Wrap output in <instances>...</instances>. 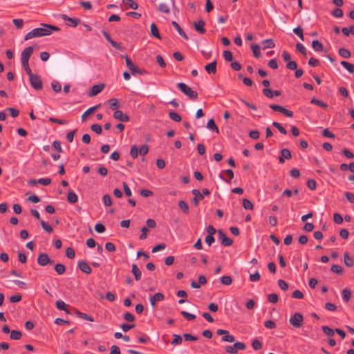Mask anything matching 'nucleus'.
I'll list each match as a JSON object with an SVG mask.
<instances>
[{
    "mask_svg": "<svg viewBox=\"0 0 354 354\" xmlns=\"http://www.w3.org/2000/svg\"><path fill=\"white\" fill-rule=\"evenodd\" d=\"M150 32H151V36L155 37L158 39L161 38L160 35L159 33L158 28L154 23H152L150 26Z\"/></svg>",
    "mask_w": 354,
    "mask_h": 354,
    "instance_id": "b1692460",
    "label": "nucleus"
},
{
    "mask_svg": "<svg viewBox=\"0 0 354 354\" xmlns=\"http://www.w3.org/2000/svg\"><path fill=\"white\" fill-rule=\"evenodd\" d=\"M268 300L272 304H276L279 301V297L276 293H272L268 295Z\"/></svg>",
    "mask_w": 354,
    "mask_h": 354,
    "instance_id": "8fccbe9b",
    "label": "nucleus"
},
{
    "mask_svg": "<svg viewBox=\"0 0 354 354\" xmlns=\"http://www.w3.org/2000/svg\"><path fill=\"white\" fill-rule=\"evenodd\" d=\"M296 49L302 55H306L307 51L304 46L300 43L296 44Z\"/></svg>",
    "mask_w": 354,
    "mask_h": 354,
    "instance_id": "69168bd1",
    "label": "nucleus"
},
{
    "mask_svg": "<svg viewBox=\"0 0 354 354\" xmlns=\"http://www.w3.org/2000/svg\"><path fill=\"white\" fill-rule=\"evenodd\" d=\"M113 118L116 120H118L121 122H128L129 120V117L124 114L123 112L120 110H116L113 115Z\"/></svg>",
    "mask_w": 354,
    "mask_h": 354,
    "instance_id": "dca6fc26",
    "label": "nucleus"
},
{
    "mask_svg": "<svg viewBox=\"0 0 354 354\" xmlns=\"http://www.w3.org/2000/svg\"><path fill=\"white\" fill-rule=\"evenodd\" d=\"M292 158L291 152L288 149H283L281 151V156L279 157V162L281 164L284 163L285 159L289 160Z\"/></svg>",
    "mask_w": 354,
    "mask_h": 354,
    "instance_id": "2eb2a0df",
    "label": "nucleus"
},
{
    "mask_svg": "<svg viewBox=\"0 0 354 354\" xmlns=\"http://www.w3.org/2000/svg\"><path fill=\"white\" fill-rule=\"evenodd\" d=\"M30 83L33 88L35 90H41L43 88V83L38 75L31 74L29 75Z\"/></svg>",
    "mask_w": 354,
    "mask_h": 354,
    "instance_id": "39448f33",
    "label": "nucleus"
},
{
    "mask_svg": "<svg viewBox=\"0 0 354 354\" xmlns=\"http://www.w3.org/2000/svg\"><path fill=\"white\" fill-rule=\"evenodd\" d=\"M124 57L125 58L126 65L127 68L131 71V73L133 75H135L137 73L140 75H143L145 73V71L136 66L127 55H125Z\"/></svg>",
    "mask_w": 354,
    "mask_h": 354,
    "instance_id": "7ed1b4c3",
    "label": "nucleus"
},
{
    "mask_svg": "<svg viewBox=\"0 0 354 354\" xmlns=\"http://www.w3.org/2000/svg\"><path fill=\"white\" fill-rule=\"evenodd\" d=\"M33 51H34V49L32 46H28V47H26V48H24L21 54V62H29V59H30V56L32 55Z\"/></svg>",
    "mask_w": 354,
    "mask_h": 354,
    "instance_id": "9d476101",
    "label": "nucleus"
},
{
    "mask_svg": "<svg viewBox=\"0 0 354 354\" xmlns=\"http://www.w3.org/2000/svg\"><path fill=\"white\" fill-rule=\"evenodd\" d=\"M177 87L183 92L185 95L189 97L191 100H196L198 97V93L194 91L188 86L186 84L179 82L177 84Z\"/></svg>",
    "mask_w": 354,
    "mask_h": 354,
    "instance_id": "f03ea898",
    "label": "nucleus"
},
{
    "mask_svg": "<svg viewBox=\"0 0 354 354\" xmlns=\"http://www.w3.org/2000/svg\"><path fill=\"white\" fill-rule=\"evenodd\" d=\"M22 334L19 330H12L10 332V339L14 340H19L21 338Z\"/></svg>",
    "mask_w": 354,
    "mask_h": 354,
    "instance_id": "2f4dec72",
    "label": "nucleus"
},
{
    "mask_svg": "<svg viewBox=\"0 0 354 354\" xmlns=\"http://www.w3.org/2000/svg\"><path fill=\"white\" fill-rule=\"evenodd\" d=\"M178 206L185 214L189 213V206L185 201H180Z\"/></svg>",
    "mask_w": 354,
    "mask_h": 354,
    "instance_id": "4c0bfd02",
    "label": "nucleus"
},
{
    "mask_svg": "<svg viewBox=\"0 0 354 354\" xmlns=\"http://www.w3.org/2000/svg\"><path fill=\"white\" fill-rule=\"evenodd\" d=\"M293 32L296 34L301 40L304 41L303 28L301 26L296 27L293 29Z\"/></svg>",
    "mask_w": 354,
    "mask_h": 354,
    "instance_id": "de8ad7c7",
    "label": "nucleus"
},
{
    "mask_svg": "<svg viewBox=\"0 0 354 354\" xmlns=\"http://www.w3.org/2000/svg\"><path fill=\"white\" fill-rule=\"evenodd\" d=\"M310 102L312 104H316V105H317V106H320L322 108L326 109V108L328 107V105L326 103H324V102H322V101H321L319 100H317V99H316L315 97H313L311 100Z\"/></svg>",
    "mask_w": 354,
    "mask_h": 354,
    "instance_id": "09e8293b",
    "label": "nucleus"
},
{
    "mask_svg": "<svg viewBox=\"0 0 354 354\" xmlns=\"http://www.w3.org/2000/svg\"><path fill=\"white\" fill-rule=\"evenodd\" d=\"M104 88V84H96L92 86L88 93L89 97H93L100 93Z\"/></svg>",
    "mask_w": 354,
    "mask_h": 354,
    "instance_id": "f3484780",
    "label": "nucleus"
},
{
    "mask_svg": "<svg viewBox=\"0 0 354 354\" xmlns=\"http://www.w3.org/2000/svg\"><path fill=\"white\" fill-rule=\"evenodd\" d=\"M171 24L176 29V30L182 37H183L186 40L188 39L187 34L184 32V30L181 28L180 25L176 21H172Z\"/></svg>",
    "mask_w": 354,
    "mask_h": 354,
    "instance_id": "412c9836",
    "label": "nucleus"
},
{
    "mask_svg": "<svg viewBox=\"0 0 354 354\" xmlns=\"http://www.w3.org/2000/svg\"><path fill=\"white\" fill-rule=\"evenodd\" d=\"M149 232L147 227H142L141 228V234L140 235V239L144 240L147 237L148 232Z\"/></svg>",
    "mask_w": 354,
    "mask_h": 354,
    "instance_id": "680f3d73",
    "label": "nucleus"
},
{
    "mask_svg": "<svg viewBox=\"0 0 354 354\" xmlns=\"http://www.w3.org/2000/svg\"><path fill=\"white\" fill-rule=\"evenodd\" d=\"M180 314H181V315H183L185 319H187V320H189V321H192V320L195 319V318H196V316H195L194 315L191 314V313H188V312H186V311H184V310L181 311V312H180Z\"/></svg>",
    "mask_w": 354,
    "mask_h": 354,
    "instance_id": "bf43d9fd",
    "label": "nucleus"
},
{
    "mask_svg": "<svg viewBox=\"0 0 354 354\" xmlns=\"http://www.w3.org/2000/svg\"><path fill=\"white\" fill-rule=\"evenodd\" d=\"M51 86H52V88L53 89V91L56 93L60 92L62 90L61 84L56 80H54L51 82Z\"/></svg>",
    "mask_w": 354,
    "mask_h": 354,
    "instance_id": "a18cd8bd",
    "label": "nucleus"
},
{
    "mask_svg": "<svg viewBox=\"0 0 354 354\" xmlns=\"http://www.w3.org/2000/svg\"><path fill=\"white\" fill-rule=\"evenodd\" d=\"M338 53L344 58H349L351 56V52L344 48H340L338 50Z\"/></svg>",
    "mask_w": 354,
    "mask_h": 354,
    "instance_id": "7c9ffc66",
    "label": "nucleus"
},
{
    "mask_svg": "<svg viewBox=\"0 0 354 354\" xmlns=\"http://www.w3.org/2000/svg\"><path fill=\"white\" fill-rule=\"evenodd\" d=\"M131 272L135 277L136 281H140L142 276V272L136 264H133L131 268Z\"/></svg>",
    "mask_w": 354,
    "mask_h": 354,
    "instance_id": "aec40b11",
    "label": "nucleus"
},
{
    "mask_svg": "<svg viewBox=\"0 0 354 354\" xmlns=\"http://www.w3.org/2000/svg\"><path fill=\"white\" fill-rule=\"evenodd\" d=\"M341 65L344 67L350 73H354V64L346 61H342Z\"/></svg>",
    "mask_w": 354,
    "mask_h": 354,
    "instance_id": "bb28decb",
    "label": "nucleus"
},
{
    "mask_svg": "<svg viewBox=\"0 0 354 354\" xmlns=\"http://www.w3.org/2000/svg\"><path fill=\"white\" fill-rule=\"evenodd\" d=\"M217 233L218 238L221 240V244L223 246H230L232 245L233 240L231 238L227 237L222 230H218Z\"/></svg>",
    "mask_w": 354,
    "mask_h": 354,
    "instance_id": "1a4fd4ad",
    "label": "nucleus"
},
{
    "mask_svg": "<svg viewBox=\"0 0 354 354\" xmlns=\"http://www.w3.org/2000/svg\"><path fill=\"white\" fill-rule=\"evenodd\" d=\"M182 341H183V339H182V337L180 335H176V334L173 335V339L171 342V344H173V345L180 344L182 343Z\"/></svg>",
    "mask_w": 354,
    "mask_h": 354,
    "instance_id": "5fc2aeb1",
    "label": "nucleus"
},
{
    "mask_svg": "<svg viewBox=\"0 0 354 354\" xmlns=\"http://www.w3.org/2000/svg\"><path fill=\"white\" fill-rule=\"evenodd\" d=\"M312 47L317 52H321L324 48L323 44L317 39L313 41Z\"/></svg>",
    "mask_w": 354,
    "mask_h": 354,
    "instance_id": "393cba45",
    "label": "nucleus"
},
{
    "mask_svg": "<svg viewBox=\"0 0 354 354\" xmlns=\"http://www.w3.org/2000/svg\"><path fill=\"white\" fill-rule=\"evenodd\" d=\"M55 270L58 274H62L66 271V267L62 263H57L55 266Z\"/></svg>",
    "mask_w": 354,
    "mask_h": 354,
    "instance_id": "ea45409f",
    "label": "nucleus"
},
{
    "mask_svg": "<svg viewBox=\"0 0 354 354\" xmlns=\"http://www.w3.org/2000/svg\"><path fill=\"white\" fill-rule=\"evenodd\" d=\"M263 44H266V46L263 47V49H266L267 48H273L275 46V44L272 39H267L262 41Z\"/></svg>",
    "mask_w": 354,
    "mask_h": 354,
    "instance_id": "f704fd0d",
    "label": "nucleus"
},
{
    "mask_svg": "<svg viewBox=\"0 0 354 354\" xmlns=\"http://www.w3.org/2000/svg\"><path fill=\"white\" fill-rule=\"evenodd\" d=\"M56 307L59 309V310H64L66 311V313H68V311L66 310V304L64 303V301H63L62 300H57L56 301Z\"/></svg>",
    "mask_w": 354,
    "mask_h": 354,
    "instance_id": "4d7b16f0",
    "label": "nucleus"
},
{
    "mask_svg": "<svg viewBox=\"0 0 354 354\" xmlns=\"http://www.w3.org/2000/svg\"><path fill=\"white\" fill-rule=\"evenodd\" d=\"M37 263L41 266H45L47 264H54L55 261L50 259L46 253H41L37 257Z\"/></svg>",
    "mask_w": 354,
    "mask_h": 354,
    "instance_id": "0eeeda50",
    "label": "nucleus"
},
{
    "mask_svg": "<svg viewBox=\"0 0 354 354\" xmlns=\"http://www.w3.org/2000/svg\"><path fill=\"white\" fill-rule=\"evenodd\" d=\"M169 116L172 120L175 122H180L182 120L181 116L174 111H170L169 113Z\"/></svg>",
    "mask_w": 354,
    "mask_h": 354,
    "instance_id": "37998d69",
    "label": "nucleus"
},
{
    "mask_svg": "<svg viewBox=\"0 0 354 354\" xmlns=\"http://www.w3.org/2000/svg\"><path fill=\"white\" fill-rule=\"evenodd\" d=\"M221 282L223 285L230 286L232 283V279L230 276H228V275L223 276L221 278Z\"/></svg>",
    "mask_w": 354,
    "mask_h": 354,
    "instance_id": "79ce46f5",
    "label": "nucleus"
},
{
    "mask_svg": "<svg viewBox=\"0 0 354 354\" xmlns=\"http://www.w3.org/2000/svg\"><path fill=\"white\" fill-rule=\"evenodd\" d=\"M40 223L43 230H45L46 232L48 233H52L53 232V227L50 225L48 224L44 221L40 220Z\"/></svg>",
    "mask_w": 354,
    "mask_h": 354,
    "instance_id": "72a5a7b5",
    "label": "nucleus"
},
{
    "mask_svg": "<svg viewBox=\"0 0 354 354\" xmlns=\"http://www.w3.org/2000/svg\"><path fill=\"white\" fill-rule=\"evenodd\" d=\"M344 264L348 268H351L354 265V260L349 256L348 252H345L344 254Z\"/></svg>",
    "mask_w": 354,
    "mask_h": 354,
    "instance_id": "4be33fe9",
    "label": "nucleus"
},
{
    "mask_svg": "<svg viewBox=\"0 0 354 354\" xmlns=\"http://www.w3.org/2000/svg\"><path fill=\"white\" fill-rule=\"evenodd\" d=\"M216 64L217 62L216 60H214V62L205 65V69L207 71V73L209 74H215L216 73Z\"/></svg>",
    "mask_w": 354,
    "mask_h": 354,
    "instance_id": "6ab92c4d",
    "label": "nucleus"
},
{
    "mask_svg": "<svg viewBox=\"0 0 354 354\" xmlns=\"http://www.w3.org/2000/svg\"><path fill=\"white\" fill-rule=\"evenodd\" d=\"M269 106L272 110H274L275 111H279V112L284 114L287 117L292 118L293 116V112L292 111H290V110L284 108L282 106H280V105H278V104H270Z\"/></svg>",
    "mask_w": 354,
    "mask_h": 354,
    "instance_id": "6e6552de",
    "label": "nucleus"
},
{
    "mask_svg": "<svg viewBox=\"0 0 354 354\" xmlns=\"http://www.w3.org/2000/svg\"><path fill=\"white\" fill-rule=\"evenodd\" d=\"M100 104L96 105V106H92L91 108H89L88 109H87L82 115V120H84V118L88 115L89 114H91L94 111H95L97 109H98L100 106Z\"/></svg>",
    "mask_w": 354,
    "mask_h": 354,
    "instance_id": "e433bc0d",
    "label": "nucleus"
},
{
    "mask_svg": "<svg viewBox=\"0 0 354 354\" xmlns=\"http://www.w3.org/2000/svg\"><path fill=\"white\" fill-rule=\"evenodd\" d=\"M223 172H225L226 174V175L227 176L228 178H229L228 180L225 179L223 176L222 174H220L219 177L221 179L224 180L225 181L229 183L234 178V172H233V171L232 169H226V170L223 171Z\"/></svg>",
    "mask_w": 354,
    "mask_h": 354,
    "instance_id": "cd10ccee",
    "label": "nucleus"
},
{
    "mask_svg": "<svg viewBox=\"0 0 354 354\" xmlns=\"http://www.w3.org/2000/svg\"><path fill=\"white\" fill-rule=\"evenodd\" d=\"M76 314L77 315V316L82 319H84L85 320H88V321H90V322H93L94 321V319L92 316L91 315H88L86 313H81L78 310L76 311Z\"/></svg>",
    "mask_w": 354,
    "mask_h": 354,
    "instance_id": "58836bf2",
    "label": "nucleus"
},
{
    "mask_svg": "<svg viewBox=\"0 0 354 354\" xmlns=\"http://www.w3.org/2000/svg\"><path fill=\"white\" fill-rule=\"evenodd\" d=\"M205 25V21L203 19H200L197 21L194 22V27L196 31H197L198 33L203 35L206 32V30L204 28Z\"/></svg>",
    "mask_w": 354,
    "mask_h": 354,
    "instance_id": "f8f14e48",
    "label": "nucleus"
},
{
    "mask_svg": "<svg viewBox=\"0 0 354 354\" xmlns=\"http://www.w3.org/2000/svg\"><path fill=\"white\" fill-rule=\"evenodd\" d=\"M262 92H263V95L268 98H273V97H274L273 91L268 88H264L263 89Z\"/></svg>",
    "mask_w": 354,
    "mask_h": 354,
    "instance_id": "338daca9",
    "label": "nucleus"
},
{
    "mask_svg": "<svg viewBox=\"0 0 354 354\" xmlns=\"http://www.w3.org/2000/svg\"><path fill=\"white\" fill-rule=\"evenodd\" d=\"M165 297L162 293L158 292L149 298L151 305L154 307L158 301H162Z\"/></svg>",
    "mask_w": 354,
    "mask_h": 354,
    "instance_id": "a211bd4d",
    "label": "nucleus"
},
{
    "mask_svg": "<svg viewBox=\"0 0 354 354\" xmlns=\"http://www.w3.org/2000/svg\"><path fill=\"white\" fill-rule=\"evenodd\" d=\"M243 206L245 209H252L254 207L252 203L247 198L243 200Z\"/></svg>",
    "mask_w": 354,
    "mask_h": 354,
    "instance_id": "864d4df0",
    "label": "nucleus"
},
{
    "mask_svg": "<svg viewBox=\"0 0 354 354\" xmlns=\"http://www.w3.org/2000/svg\"><path fill=\"white\" fill-rule=\"evenodd\" d=\"M322 329L323 332L329 337H333L335 335V331L333 329H332L330 327L328 326H323L322 327Z\"/></svg>",
    "mask_w": 354,
    "mask_h": 354,
    "instance_id": "c9c22d12",
    "label": "nucleus"
},
{
    "mask_svg": "<svg viewBox=\"0 0 354 354\" xmlns=\"http://www.w3.org/2000/svg\"><path fill=\"white\" fill-rule=\"evenodd\" d=\"M330 270L337 274H342L344 270L341 266L335 264L331 266Z\"/></svg>",
    "mask_w": 354,
    "mask_h": 354,
    "instance_id": "a19ab883",
    "label": "nucleus"
},
{
    "mask_svg": "<svg viewBox=\"0 0 354 354\" xmlns=\"http://www.w3.org/2000/svg\"><path fill=\"white\" fill-rule=\"evenodd\" d=\"M158 10L160 12L165 14H169L170 12V8L166 3H160Z\"/></svg>",
    "mask_w": 354,
    "mask_h": 354,
    "instance_id": "473e14b6",
    "label": "nucleus"
},
{
    "mask_svg": "<svg viewBox=\"0 0 354 354\" xmlns=\"http://www.w3.org/2000/svg\"><path fill=\"white\" fill-rule=\"evenodd\" d=\"M207 127L209 129H210L213 131H215L217 133H219L218 129L217 126L216 125L214 119L209 120V121L207 122Z\"/></svg>",
    "mask_w": 354,
    "mask_h": 354,
    "instance_id": "c85d7f7f",
    "label": "nucleus"
},
{
    "mask_svg": "<svg viewBox=\"0 0 354 354\" xmlns=\"http://www.w3.org/2000/svg\"><path fill=\"white\" fill-rule=\"evenodd\" d=\"M222 341L227 342H234L235 341V337L230 334L228 331V334H225L222 337Z\"/></svg>",
    "mask_w": 354,
    "mask_h": 354,
    "instance_id": "6e6d98bb",
    "label": "nucleus"
},
{
    "mask_svg": "<svg viewBox=\"0 0 354 354\" xmlns=\"http://www.w3.org/2000/svg\"><path fill=\"white\" fill-rule=\"evenodd\" d=\"M77 196L74 192L70 191L68 192L67 196V201L68 203L74 204L77 201Z\"/></svg>",
    "mask_w": 354,
    "mask_h": 354,
    "instance_id": "a878e982",
    "label": "nucleus"
},
{
    "mask_svg": "<svg viewBox=\"0 0 354 354\" xmlns=\"http://www.w3.org/2000/svg\"><path fill=\"white\" fill-rule=\"evenodd\" d=\"M42 27L36 28L28 32L25 35V40H28L34 37H39L43 36L50 35L53 31H59L60 28L58 26L50 25L48 24H41Z\"/></svg>",
    "mask_w": 354,
    "mask_h": 354,
    "instance_id": "f257e3e1",
    "label": "nucleus"
},
{
    "mask_svg": "<svg viewBox=\"0 0 354 354\" xmlns=\"http://www.w3.org/2000/svg\"><path fill=\"white\" fill-rule=\"evenodd\" d=\"M251 49L255 57L259 58L261 55L260 46L258 44H252Z\"/></svg>",
    "mask_w": 354,
    "mask_h": 354,
    "instance_id": "c756f323",
    "label": "nucleus"
},
{
    "mask_svg": "<svg viewBox=\"0 0 354 354\" xmlns=\"http://www.w3.org/2000/svg\"><path fill=\"white\" fill-rule=\"evenodd\" d=\"M109 104L110 106V109L112 110H115V111L120 107V104L119 100L117 98H111L109 100Z\"/></svg>",
    "mask_w": 354,
    "mask_h": 354,
    "instance_id": "5701e85b",
    "label": "nucleus"
},
{
    "mask_svg": "<svg viewBox=\"0 0 354 354\" xmlns=\"http://www.w3.org/2000/svg\"><path fill=\"white\" fill-rule=\"evenodd\" d=\"M192 193L193 195H194V197L192 199V202L194 205L196 207L198 205L199 201L203 200L204 196L198 189H192Z\"/></svg>",
    "mask_w": 354,
    "mask_h": 354,
    "instance_id": "ddd939ff",
    "label": "nucleus"
},
{
    "mask_svg": "<svg viewBox=\"0 0 354 354\" xmlns=\"http://www.w3.org/2000/svg\"><path fill=\"white\" fill-rule=\"evenodd\" d=\"M91 129H92V131L95 132L97 134H101L102 132V127L98 124H92L91 127Z\"/></svg>",
    "mask_w": 354,
    "mask_h": 354,
    "instance_id": "774afa93",
    "label": "nucleus"
},
{
    "mask_svg": "<svg viewBox=\"0 0 354 354\" xmlns=\"http://www.w3.org/2000/svg\"><path fill=\"white\" fill-rule=\"evenodd\" d=\"M77 266L82 272H84L87 274H91L92 272L91 266L85 261H79L77 263Z\"/></svg>",
    "mask_w": 354,
    "mask_h": 354,
    "instance_id": "9b49d317",
    "label": "nucleus"
},
{
    "mask_svg": "<svg viewBox=\"0 0 354 354\" xmlns=\"http://www.w3.org/2000/svg\"><path fill=\"white\" fill-rule=\"evenodd\" d=\"M138 153H139L138 148L137 147V146L136 145H133L131 147V150H130V155H131V156L133 159H136V158H138Z\"/></svg>",
    "mask_w": 354,
    "mask_h": 354,
    "instance_id": "49530a36",
    "label": "nucleus"
},
{
    "mask_svg": "<svg viewBox=\"0 0 354 354\" xmlns=\"http://www.w3.org/2000/svg\"><path fill=\"white\" fill-rule=\"evenodd\" d=\"M122 2L127 4L133 10H136L138 8V4L133 0H122Z\"/></svg>",
    "mask_w": 354,
    "mask_h": 354,
    "instance_id": "c03bdc74",
    "label": "nucleus"
},
{
    "mask_svg": "<svg viewBox=\"0 0 354 354\" xmlns=\"http://www.w3.org/2000/svg\"><path fill=\"white\" fill-rule=\"evenodd\" d=\"M223 57L227 62H232L233 59V55L230 50H224Z\"/></svg>",
    "mask_w": 354,
    "mask_h": 354,
    "instance_id": "0e129e2a",
    "label": "nucleus"
},
{
    "mask_svg": "<svg viewBox=\"0 0 354 354\" xmlns=\"http://www.w3.org/2000/svg\"><path fill=\"white\" fill-rule=\"evenodd\" d=\"M66 255L68 259H73L75 255V250L71 247L67 248L66 250Z\"/></svg>",
    "mask_w": 354,
    "mask_h": 354,
    "instance_id": "e2e57ef3",
    "label": "nucleus"
},
{
    "mask_svg": "<svg viewBox=\"0 0 354 354\" xmlns=\"http://www.w3.org/2000/svg\"><path fill=\"white\" fill-rule=\"evenodd\" d=\"M60 17L62 20H64L66 23L67 26H71V27L77 26L80 24V21H81L80 19H79V18H76V17L72 18L65 14H62L60 15Z\"/></svg>",
    "mask_w": 354,
    "mask_h": 354,
    "instance_id": "423d86ee",
    "label": "nucleus"
},
{
    "mask_svg": "<svg viewBox=\"0 0 354 354\" xmlns=\"http://www.w3.org/2000/svg\"><path fill=\"white\" fill-rule=\"evenodd\" d=\"M102 32L104 37L106 38V39L111 44L113 47H114L117 50H122L121 45L115 41L113 40L108 32H106V30H102Z\"/></svg>",
    "mask_w": 354,
    "mask_h": 354,
    "instance_id": "4468645a",
    "label": "nucleus"
},
{
    "mask_svg": "<svg viewBox=\"0 0 354 354\" xmlns=\"http://www.w3.org/2000/svg\"><path fill=\"white\" fill-rule=\"evenodd\" d=\"M304 322V316L300 313H295L292 315L289 319L290 324L297 328H299L302 326Z\"/></svg>",
    "mask_w": 354,
    "mask_h": 354,
    "instance_id": "20e7f679",
    "label": "nucleus"
},
{
    "mask_svg": "<svg viewBox=\"0 0 354 354\" xmlns=\"http://www.w3.org/2000/svg\"><path fill=\"white\" fill-rule=\"evenodd\" d=\"M278 286L283 291H286V290H287L288 289V283L286 281L283 280V279H279L278 280Z\"/></svg>",
    "mask_w": 354,
    "mask_h": 354,
    "instance_id": "052dcab7",
    "label": "nucleus"
},
{
    "mask_svg": "<svg viewBox=\"0 0 354 354\" xmlns=\"http://www.w3.org/2000/svg\"><path fill=\"white\" fill-rule=\"evenodd\" d=\"M102 200L105 206L109 207L112 205L111 198L109 194L104 195Z\"/></svg>",
    "mask_w": 354,
    "mask_h": 354,
    "instance_id": "13d9d810",
    "label": "nucleus"
},
{
    "mask_svg": "<svg viewBox=\"0 0 354 354\" xmlns=\"http://www.w3.org/2000/svg\"><path fill=\"white\" fill-rule=\"evenodd\" d=\"M351 292L348 289L344 288L342 290V297L345 301H348L351 298Z\"/></svg>",
    "mask_w": 354,
    "mask_h": 354,
    "instance_id": "603ef678",
    "label": "nucleus"
},
{
    "mask_svg": "<svg viewBox=\"0 0 354 354\" xmlns=\"http://www.w3.org/2000/svg\"><path fill=\"white\" fill-rule=\"evenodd\" d=\"M272 125L275 128H277L279 131V132L281 133L282 134L286 135L287 133L286 129L280 123H279L277 122H273Z\"/></svg>",
    "mask_w": 354,
    "mask_h": 354,
    "instance_id": "3c124183",
    "label": "nucleus"
}]
</instances>
